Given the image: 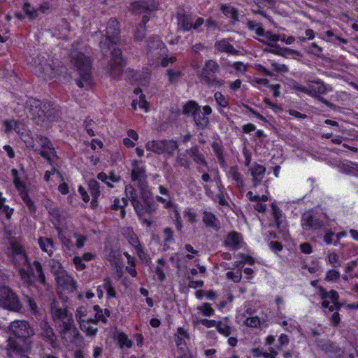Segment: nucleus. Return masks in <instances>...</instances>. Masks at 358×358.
I'll return each instance as SVG.
<instances>
[{"mask_svg":"<svg viewBox=\"0 0 358 358\" xmlns=\"http://www.w3.org/2000/svg\"><path fill=\"white\" fill-rule=\"evenodd\" d=\"M164 50V44L158 36H151L147 42V54L148 56L158 58Z\"/></svg>","mask_w":358,"mask_h":358,"instance_id":"13","label":"nucleus"},{"mask_svg":"<svg viewBox=\"0 0 358 358\" xmlns=\"http://www.w3.org/2000/svg\"><path fill=\"white\" fill-rule=\"evenodd\" d=\"M202 221L205 226L215 231H218L220 228V222L217 217L210 212L203 211L202 214Z\"/></svg>","mask_w":358,"mask_h":358,"instance_id":"22","label":"nucleus"},{"mask_svg":"<svg viewBox=\"0 0 358 358\" xmlns=\"http://www.w3.org/2000/svg\"><path fill=\"white\" fill-rule=\"evenodd\" d=\"M38 243L41 250L47 252L49 255V256H51L54 249L53 241L50 238H39L38 240Z\"/></svg>","mask_w":358,"mask_h":358,"instance_id":"32","label":"nucleus"},{"mask_svg":"<svg viewBox=\"0 0 358 358\" xmlns=\"http://www.w3.org/2000/svg\"><path fill=\"white\" fill-rule=\"evenodd\" d=\"M125 192L127 197L130 200L132 206L134 208L140 201V196H138L137 191L131 185H127L125 187Z\"/></svg>","mask_w":358,"mask_h":358,"instance_id":"34","label":"nucleus"},{"mask_svg":"<svg viewBox=\"0 0 358 358\" xmlns=\"http://www.w3.org/2000/svg\"><path fill=\"white\" fill-rule=\"evenodd\" d=\"M128 205V201L125 198H122V200H120L118 198H115L113 201V203L111 205L110 208L113 210H117L118 209L121 210L120 215L121 217L124 218L126 215L125 207Z\"/></svg>","mask_w":358,"mask_h":358,"instance_id":"33","label":"nucleus"},{"mask_svg":"<svg viewBox=\"0 0 358 358\" xmlns=\"http://www.w3.org/2000/svg\"><path fill=\"white\" fill-rule=\"evenodd\" d=\"M146 29L144 24H139L134 32V37L136 40L142 41L145 36Z\"/></svg>","mask_w":358,"mask_h":358,"instance_id":"55","label":"nucleus"},{"mask_svg":"<svg viewBox=\"0 0 358 358\" xmlns=\"http://www.w3.org/2000/svg\"><path fill=\"white\" fill-rule=\"evenodd\" d=\"M186 154L189 155L196 164H201L208 167L204 155L199 151L198 145H194L186 150Z\"/></svg>","mask_w":358,"mask_h":358,"instance_id":"24","label":"nucleus"},{"mask_svg":"<svg viewBox=\"0 0 358 358\" xmlns=\"http://www.w3.org/2000/svg\"><path fill=\"white\" fill-rule=\"evenodd\" d=\"M177 335H176L175 341L178 346L182 344L185 338H188L189 335L187 331L182 327H179L177 329Z\"/></svg>","mask_w":358,"mask_h":358,"instance_id":"46","label":"nucleus"},{"mask_svg":"<svg viewBox=\"0 0 358 358\" xmlns=\"http://www.w3.org/2000/svg\"><path fill=\"white\" fill-rule=\"evenodd\" d=\"M137 245H135L136 252L141 261L148 262V255L145 252L138 240H136Z\"/></svg>","mask_w":358,"mask_h":358,"instance_id":"52","label":"nucleus"},{"mask_svg":"<svg viewBox=\"0 0 358 358\" xmlns=\"http://www.w3.org/2000/svg\"><path fill=\"white\" fill-rule=\"evenodd\" d=\"M21 197L24 202V203L28 206L30 211L34 212L35 211V206L34 203L32 201V200L30 199L27 193H22Z\"/></svg>","mask_w":358,"mask_h":358,"instance_id":"60","label":"nucleus"},{"mask_svg":"<svg viewBox=\"0 0 358 358\" xmlns=\"http://www.w3.org/2000/svg\"><path fill=\"white\" fill-rule=\"evenodd\" d=\"M32 343V341L8 338L6 348L7 357L8 358H28Z\"/></svg>","mask_w":358,"mask_h":358,"instance_id":"3","label":"nucleus"},{"mask_svg":"<svg viewBox=\"0 0 358 358\" xmlns=\"http://www.w3.org/2000/svg\"><path fill=\"white\" fill-rule=\"evenodd\" d=\"M17 268L21 280L27 285H31V274H30L29 272L24 268V266Z\"/></svg>","mask_w":358,"mask_h":358,"instance_id":"45","label":"nucleus"},{"mask_svg":"<svg viewBox=\"0 0 358 358\" xmlns=\"http://www.w3.org/2000/svg\"><path fill=\"white\" fill-rule=\"evenodd\" d=\"M198 309L206 316H210L214 313L213 308L208 303H203L201 306H199Z\"/></svg>","mask_w":358,"mask_h":358,"instance_id":"62","label":"nucleus"},{"mask_svg":"<svg viewBox=\"0 0 358 358\" xmlns=\"http://www.w3.org/2000/svg\"><path fill=\"white\" fill-rule=\"evenodd\" d=\"M212 148L215 152L220 164L224 166L226 164V162L223 155L222 146L217 142H213L212 144Z\"/></svg>","mask_w":358,"mask_h":358,"instance_id":"37","label":"nucleus"},{"mask_svg":"<svg viewBox=\"0 0 358 358\" xmlns=\"http://www.w3.org/2000/svg\"><path fill=\"white\" fill-rule=\"evenodd\" d=\"M215 99L217 105L221 108H226L229 105L227 98L220 92H217L214 94Z\"/></svg>","mask_w":358,"mask_h":358,"instance_id":"49","label":"nucleus"},{"mask_svg":"<svg viewBox=\"0 0 358 358\" xmlns=\"http://www.w3.org/2000/svg\"><path fill=\"white\" fill-rule=\"evenodd\" d=\"M140 201L134 206L135 213L139 217H146L155 213L158 209V204L154 199L152 192L146 185H140Z\"/></svg>","mask_w":358,"mask_h":358,"instance_id":"2","label":"nucleus"},{"mask_svg":"<svg viewBox=\"0 0 358 358\" xmlns=\"http://www.w3.org/2000/svg\"><path fill=\"white\" fill-rule=\"evenodd\" d=\"M45 121H52L55 120L59 115V111L57 108L52 107L49 103V107L45 109Z\"/></svg>","mask_w":358,"mask_h":358,"instance_id":"40","label":"nucleus"},{"mask_svg":"<svg viewBox=\"0 0 358 358\" xmlns=\"http://www.w3.org/2000/svg\"><path fill=\"white\" fill-rule=\"evenodd\" d=\"M74 320L73 318V315L71 314L69 315L66 319L62 320L61 322L59 323V331L64 330V329H71L73 327H75Z\"/></svg>","mask_w":358,"mask_h":358,"instance_id":"43","label":"nucleus"},{"mask_svg":"<svg viewBox=\"0 0 358 358\" xmlns=\"http://www.w3.org/2000/svg\"><path fill=\"white\" fill-rule=\"evenodd\" d=\"M49 107V102L41 103L39 100L29 98L25 104V109L37 124L45 122V109Z\"/></svg>","mask_w":358,"mask_h":358,"instance_id":"7","label":"nucleus"},{"mask_svg":"<svg viewBox=\"0 0 358 358\" xmlns=\"http://www.w3.org/2000/svg\"><path fill=\"white\" fill-rule=\"evenodd\" d=\"M222 13L229 17H231L234 20H237L238 17V12L237 10L230 6H222Z\"/></svg>","mask_w":358,"mask_h":358,"instance_id":"47","label":"nucleus"},{"mask_svg":"<svg viewBox=\"0 0 358 358\" xmlns=\"http://www.w3.org/2000/svg\"><path fill=\"white\" fill-rule=\"evenodd\" d=\"M9 331L13 335L9 338L17 340L31 341V337L34 335V330L30 324L25 320H15L10 322Z\"/></svg>","mask_w":358,"mask_h":358,"instance_id":"8","label":"nucleus"},{"mask_svg":"<svg viewBox=\"0 0 358 358\" xmlns=\"http://www.w3.org/2000/svg\"><path fill=\"white\" fill-rule=\"evenodd\" d=\"M271 209H272V215L274 217L275 224H276L277 227L279 228L280 225V219L282 216L281 211H280V208L277 206V205L275 204L274 203H273L271 204Z\"/></svg>","mask_w":358,"mask_h":358,"instance_id":"50","label":"nucleus"},{"mask_svg":"<svg viewBox=\"0 0 358 358\" xmlns=\"http://www.w3.org/2000/svg\"><path fill=\"white\" fill-rule=\"evenodd\" d=\"M216 329L220 334L227 337L229 336L231 334V327L222 321L217 322Z\"/></svg>","mask_w":358,"mask_h":358,"instance_id":"42","label":"nucleus"},{"mask_svg":"<svg viewBox=\"0 0 358 358\" xmlns=\"http://www.w3.org/2000/svg\"><path fill=\"white\" fill-rule=\"evenodd\" d=\"M36 141L43 148L40 152L41 155L51 163L52 157L56 156V151L52 144L47 137L42 135H38Z\"/></svg>","mask_w":358,"mask_h":358,"instance_id":"14","label":"nucleus"},{"mask_svg":"<svg viewBox=\"0 0 358 358\" xmlns=\"http://www.w3.org/2000/svg\"><path fill=\"white\" fill-rule=\"evenodd\" d=\"M307 90V94L314 97L324 94L331 89V87H329L328 85H325L321 80H317L310 81Z\"/></svg>","mask_w":358,"mask_h":358,"instance_id":"17","label":"nucleus"},{"mask_svg":"<svg viewBox=\"0 0 358 358\" xmlns=\"http://www.w3.org/2000/svg\"><path fill=\"white\" fill-rule=\"evenodd\" d=\"M0 306L14 312H19L22 308L17 295L8 286H0Z\"/></svg>","mask_w":358,"mask_h":358,"instance_id":"6","label":"nucleus"},{"mask_svg":"<svg viewBox=\"0 0 358 358\" xmlns=\"http://www.w3.org/2000/svg\"><path fill=\"white\" fill-rule=\"evenodd\" d=\"M88 187L93 197L97 198L100 194L99 185L94 179H91L88 182Z\"/></svg>","mask_w":358,"mask_h":358,"instance_id":"44","label":"nucleus"},{"mask_svg":"<svg viewBox=\"0 0 358 358\" xmlns=\"http://www.w3.org/2000/svg\"><path fill=\"white\" fill-rule=\"evenodd\" d=\"M87 315V308L84 306L79 307L76 312V318L78 322H84L85 320L84 317Z\"/></svg>","mask_w":358,"mask_h":358,"instance_id":"59","label":"nucleus"},{"mask_svg":"<svg viewBox=\"0 0 358 358\" xmlns=\"http://www.w3.org/2000/svg\"><path fill=\"white\" fill-rule=\"evenodd\" d=\"M50 310L52 320L57 324L72 314L68 311L64 304L56 300L51 302Z\"/></svg>","mask_w":358,"mask_h":358,"instance_id":"12","label":"nucleus"},{"mask_svg":"<svg viewBox=\"0 0 358 358\" xmlns=\"http://www.w3.org/2000/svg\"><path fill=\"white\" fill-rule=\"evenodd\" d=\"M177 17L178 29L183 31L196 30L204 22L203 17H195L185 13H178Z\"/></svg>","mask_w":358,"mask_h":358,"instance_id":"10","label":"nucleus"},{"mask_svg":"<svg viewBox=\"0 0 358 358\" xmlns=\"http://www.w3.org/2000/svg\"><path fill=\"white\" fill-rule=\"evenodd\" d=\"M131 177L133 181H136L138 182V186L140 185H144L143 182L146 178L145 168L136 166L132 169Z\"/></svg>","mask_w":358,"mask_h":358,"instance_id":"28","label":"nucleus"},{"mask_svg":"<svg viewBox=\"0 0 358 358\" xmlns=\"http://www.w3.org/2000/svg\"><path fill=\"white\" fill-rule=\"evenodd\" d=\"M145 148L148 150L156 154L161 155L164 153V140H157L148 141Z\"/></svg>","mask_w":358,"mask_h":358,"instance_id":"30","label":"nucleus"},{"mask_svg":"<svg viewBox=\"0 0 358 358\" xmlns=\"http://www.w3.org/2000/svg\"><path fill=\"white\" fill-rule=\"evenodd\" d=\"M118 342L121 348L126 347L130 348L132 346V342L124 334H120L118 336Z\"/></svg>","mask_w":358,"mask_h":358,"instance_id":"56","label":"nucleus"},{"mask_svg":"<svg viewBox=\"0 0 358 358\" xmlns=\"http://www.w3.org/2000/svg\"><path fill=\"white\" fill-rule=\"evenodd\" d=\"M103 287L107 292L109 296H110V297L115 296V294H116L115 290L111 285V281H110V278H106L104 279V282H103Z\"/></svg>","mask_w":358,"mask_h":358,"instance_id":"54","label":"nucleus"},{"mask_svg":"<svg viewBox=\"0 0 358 358\" xmlns=\"http://www.w3.org/2000/svg\"><path fill=\"white\" fill-rule=\"evenodd\" d=\"M220 65L213 59L207 60L199 74L201 81L209 86L220 87L223 83L215 74L220 71Z\"/></svg>","mask_w":358,"mask_h":358,"instance_id":"5","label":"nucleus"},{"mask_svg":"<svg viewBox=\"0 0 358 358\" xmlns=\"http://www.w3.org/2000/svg\"><path fill=\"white\" fill-rule=\"evenodd\" d=\"M250 171L252 177V187L255 188L262 181L265 175L266 168L263 165L254 163L253 166L250 167Z\"/></svg>","mask_w":358,"mask_h":358,"instance_id":"21","label":"nucleus"},{"mask_svg":"<svg viewBox=\"0 0 358 358\" xmlns=\"http://www.w3.org/2000/svg\"><path fill=\"white\" fill-rule=\"evenodd\" d=\"M245 324L249 327L255 328L259 326L260 320L257 316L248 317L245 320Z\"/></svg>","mask_w":358,"mask_h":358,"instance_id":"61","label":"nucleus"},{"mask_svg":"<svg viewBox=\"0 0 358 358\" xmlns=\"http://www.w3.org/2000/svg\"><path fill=\"white\" fill-rule=\"evenodd\" d=\"M115 44H110L111 50V59L108 62V73L113 79H119L123 73V69L125 66V62L122 57V50L118 48H113ZM108 50L103 53L106 54Z\"/></svg>","mask_w":358,"mask_h":358,"instance_id":"4","label":"nucleus"},{"mask_svg":"<svg viewBox=\"0 0 358 358\" xmlns=\"http://www.w3.org/2000/svg\"><path fill=\"white\" fill-rule=\"evenodd\" d=\"M23 10L31 19H34L37 16V13L35 9L27 3H24Z\"/></svg>","mask_w":358,"mask_h":358,"instance_id":"63","label":"nucleus"},{"mask_svg":"<svg viewBox=\"0 0 358 358\" xmlns=\"http://www.w3.org/2000/svg\"><path fill=\"white\" fill-rule=\"evenodd\" d=\"M57 285L64 289H66L71 292L76 290V282L73 278L68 275L66 272L58 276L56 279Z\"/></svg>","mask_w":358,"mask_h":358,"instance_id":"23","label":"nucleus"},{"mask_svg":"<svg viewBox=\"0 0 358 358\" xmlns=\"http://www.w3.org/2000/svg\"><path fill=\"white\" fill-rule=\"evenodd\" d=\"M94 125H95V122L92 119L86 118V120L84 122L85 129L87 133L90 136H94V132L93 131V128H94Z\"/></svg>","mask_w":358,"mask_h":358,"instance_id":"58","label":"nucleus"},{"mask_svg":"<svg viewBox=\"0 0 358 358\" xmlns=\"http://www.w3.org/2000/svg\"><path fill=\"white\" fill-rule=\"evenodd\" d=\"M53 69L52 66L47 63L46 60H43L40 62L36 66V72L38 73V76H43L45 79L48 78H50Z\"/></svg>","mask_w":358,"mask_h":358,"instance_id":"27","label":"nucleus"},{"mask_svg":"<svg viewBox=\"0 0 358 358\" xmlns=\"http://www.w3.org/2000/svg\"><path fill=\"white\" fill-rule=\"evenodd\" d=\"M157 4L155 0H143L134 2L131 4L130 10L135 13H143L146 11L155 10Z\"/></svg>","mask_w":358,"mask_h":358,"instance_id":"18","label":"nucleus"},{"mask_svg":"<svg viewBox=\"0 0 358 358\" xmlns=\"http://www.w3.org/2000/svg\"><path fill=\"white\" fill-rule=\"evenodd\" d=\"M212 108L209 106H205L202 108H200L193 114V119L194 123L198 129H203L209 124V120L208 115L211 114Z\"/></svg>","mask_w":358,"mask_h":358,"instance_id":"15","label":"nucleus"},{"mask_svg":"<svg viewBox=\"0 0 358 358\" xmlns=\"http://www.w3.org/2000/svg\"><path fill=\"white\" fill-rule=\"evenodd\" d=\"M50 310L52 320L57 324L72 314L68 311L64 304L56 300L51 302Z\"/></svg>","mask_w":358,"mask_h":358,"instance_id":"11","label":"nucleus"},{"mask_svg":"<svg viewBox=\"0 0 358 358\" xmlns=\"http://www.w3.org/2000/svg\"><path fill=\"white\" fill-rule=\"evenodd\" d=\"M215 48L220 52H226L234 55H238L239 52L238 50H236L226 39L217 41L215 43Z\"/></svg>","mask_w":358,"mask_h":358,"instance_id":"25","label":"nucleus"},{"mask_svg":"<svg viewBox=\"0 0 358 358\" xmlns=\"http://www.w3.org/2000/svg\"><path fill=\"white\" fill-rule=\"evenodd\" d=\"M156 199L157 201L164 204V207L166 209H170L173 207V203L171 196L162 197L161 196H157Z\"/></svg>","mask_w":358,"mask_h":358,"instance_id":"53","label":"nucleus"},{"mask_svg":"<svg viewBox=\"0 0 358 358\" xmlns=\"http://www.w3.org/2000/svg\"><path fill=\"white\" fill-rule=\"evenodd\" d=\"M178 148V144L177 141L173 140H164V153L166 152L172 155Z\"/></svg>","mask_w":358,"mask_h":358,"instance_id":"38","label":"nucleus"},{"mask_svg":"<svg viewBox=\"0 0 358 358\" xmlns=\"http://www.w3.org/2000/svg\"><path fill=\"white\" fill-rule=\"evenodd\" d=\"M163 234L164 246L166 247L164 250H166L169 248V246H166L167 243L173 241V231L171 228L166 227L164 229Z\"/></svg>","mask_w":358,"mask_h":358,"instance_id":"51","label":"nucleus"},{"mask_svg":"<svg viewBox=\"0 0 358 358\" xmlns=\"http://www.w3.org/2000/svg\"><path fill=\"white\" fill-rule=\"evenodd\" d=\"M247 26L250 30L255 31L258 36H263L264 35V29L261 24H256L252 21L248 20Z\"/></svg>","mask_w":358,"mask_h":358,"instance_id":"48","label":"nucleus"},{"mask_svg":"<svg viewBox=\"0 0 358 358\" xmlns=\"http://www.w3.org/2000/svg\"><path fill=\"white\" fill-rule=\"evenodd\" d=\"M45 207L48 209L49 214L53 217L58 218L59 217L58 208L54 206L52 203L48 202V203L45 204Z\"/></svg>","mask_w":358,"mask_h":358,"instance_id":"64","label":"nucleus"},{"mask_svg":"<svg viewBox=\"0 0 358 358\" xmlns=\"http://www.w3.org/2000/svg\"><path fill=\"white\" fill-rule=\"evenodd\" d=\"M71 62H73L78 71L80 78L76 83L80 88H89L91 85V60L80 52L72 51Z\"/></svg>","mask_w":358,"mask_h":358,"instance_id":"1","label":"nucleus"},{"mask_svg":"<svg viewBox=\"0 0 358 358\" xmlns=\"http://www.w3.org/2000/svg\"><path fill=\"white\" fill-rule=\"evenodd\" d=\"M301 223L302 226L308 230H317L324 227V223L322 221L315 218L309 213L303 214Z\"/></svg>","mask_w":358,"mask_h":358,"instance_id":"19","label":"nucleus"},{"mask_svg":"<svg viewBox=\"0 0 358 358\" xmlns=\"http://www.w3.org/2000/svg\"><path fill=\"white\" fill-rule=\"evenodd\" d=\"M11 262L16 268L27 266L30 267V262L26 253H16V255L10 257Z\"/></svg>","mask_w":358,"mask_h":358,"instance_id":"29","label":"nucleus"},{"mask_svg":"<svg viewBox=\"0 0 358 358\" xmlns=\"http://www.w3.org/2000/svg\"><path fill=\"white\" fill-rule=\"evenodd\" d=\"M241 236L236 231L229 232L225 239V245L230 248H236L240 243Z\"/></svg>","mask_w":358,"mask_h":358,"instance_id":"31","label":"nucleus"},{"mask_svg":"<svg viewBox=\"0 0 358 358\" xmlns=\"http://www.w3.org/2000/svg\"><path fill=\"white\" fill-rule=\"evenodd\" d=\"M229 175L236 182V184L238 187H242L243 186V176L238 172L237 166L230 167Z\"/></svg>","mask_w":358,"mask_h":358,"instance_id":"35","label":"nucleus"},{"mask_svg":"<svg viewBox=\"0 0 358 358\" xmlns=\"http://www.w3.org/2000/svg\"><path fill=\"white\" fill-rule=\"evenodd\" d=\"M39 327L41 329L40 335L41 338L52 345L55 343L57 339V336L53 331V329L50 326L48 322L43 320L40 322Z\"/></svg>","mask_w":358,"mask_h":358,"instance_id":"20","label":"nucleus"},{"mask_svg":"<svg viewBox=\"0 0 358 358\" xmlns=\"http://www.w3.org/2000/svg\"><path fill=\"white\" fill-rule=\"evenodd\" d=\"M200 107L196 102L189 101L184 106L182 113L186 115H192L193 117V114L196 113Z\"/></svg>","mask_w":358,"mask_h":358,"instance_id":"36","label":"nucleus"},{"mask_svg":"<svg viewBox=\"0 0 358 358\" xmlns=\"http://www.w3.org/2000/svg\"><path fill=\"white\" fill-rule=\"evenodd\" d=\"M31 275L37 279L41 284H45V276L41 263L34 261L32 265L30 264Z\"/></svg>","mask_w":358,"mask_h":358,"instance_id":"26","label":"nucleus"},{"mask_svg":"<svg viewBox=\"0 0 358 358\" xmlns=\"http://www.w3.org/2000/svg\"><path fill=\"white\" fill-rule=\"evenodd\" d=\"M10 245L11 257L16 255V253H24L25 251L22 246L17 241H13Z\"/></svg>","mask_w":358,"mask_h":358,"instance_id":"57","label":"nucleus"},{"mask_svg":"<svg viewBox=\"0 0 358 358\" xmlns=\"http://www.w3.org/2000/svg\"><path fill=\"white\" fill-rule=\"evenodd\" d=\"M59 334L62 340L66 345L69 343L77 344L83 341V336L80 335L76 326L71 327V329H69V330L64 329L59 331Z\"/></svg>","mask_w":358,"mask_h":358,"instance_id":"16","label":"nucleus"},{"mask_svg":"<svg viewBox=\"0 0 358 358\" xmlns=\"http://www.w3.org/2000/svg\"><path fill=\"white\" fill-rule=\"evenodd\" d=\"M51 272L55 276V279L66 271L63 269L62 264L57 261L52 260L49 263Z\"/></svg>","mask_w":358,"mask_h":358,"instance_id":"39","label":"nucleus"},{"mask_svg":"<svg viewBox=\"0 0 358 358\" xmlns=\"http://www.w3.org/2000/svg\"><path fill=\"white\" fill-rule=\"evenodd\" d=\"M176 161L179 164L180 166L184 167L187 169H190L191 162L187 157L186 152L178 153Z\"/></svg>","mask_w":358,"mask_h":358,"instance_id":"41","label":"nucleus"},{"mask_svg":"<svg viewBox=\"0 0 358 358\" xmlns=\"http://www.w3.org/2000/svg\"><path fill=\"white\" fill-rule=\"evenodd\" d=\"M119 34L118 22L115 19H110L107 23L106 38L100 41L102 52L110 49V44H116L119 41Z\"/></svg>","mask_w":358,"mask_h":358,"instance_id":"9","label":"nucleus"}]
</instances>
